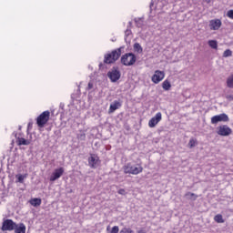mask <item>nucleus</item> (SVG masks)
Segmentation results:
<instances>
[{
  "label": "nucleus",
  "instance_id": "1",
  "mask_svg": "<svg viewBox=\"0 0 233 233\" xmlns=\"http://www.w3.org/2000/svg\"><path fill=\"white\" fill-rule=\"evenodd\" d=\"M124 49L125 46H120L119 48L113 50L111 53L106 54L104 56V63L106 65L114 64L117 59H119V57H121V52Z\"/></svg>",
  "mask_w": 233,
  "mask_h": 233
},
{
  "label": "nucleus",
  "instance_id": "2",
  "mask_svg": "<svg viewBox=\"0 0 233 233\" xmlns=\"http://www.w3.org/2000/svg\"><path fill=\"white\" fill-rule=\"evenodd\" d=\"M136 61H137V57L134 53H126L120 58V62L124 66H132L136 65Z\"/></svg>",
  "mask_w": 233,
  "mask_h": 233
},
{
  "label": "nucleus",
  "instance_id": "3",
  "mask_svg": "<svg viewBox=\"0 0 233 233\" xmlns=\"http://www.w3.org/2000/svg\"><path fill=\"white\" fill-rule=\"evenodd\" d=\"M143 172V167L139 164L132 165L131 163L124 166V173L125 174H132L133 176H137V174H141Z\"/></svg>",
  "mask_w": 233,
  "mask_h": 233
},
{
  "label": "nucleus",
  "instance_id": "4",
  "mask_svg": "<svg viewBox=\"0 0 233 233\" xmlns=\"http://www.w3.org/2000/svg\"><path fill=\"white\" fill-rule=\"evenodd\" d=\"M16 223L10 218H4L2 222L1 230L2 232H12L15 229Z\"/></svg>",
  "mask_w": 233,
  "mask_h": 233
},
{
  "label": "nucleus",
  "instance_id": "5",
  "mask_svg": "<svg viewBox=\"0 0 233 233\" xmlns=\"http://www.w3.org/2000/svg\"><path fill=\"white\" fill-rule=\"evenodd\" d=\"M50 119V111H44L42 114H40L36 118V125L43 128L46 123H48Z\"/></svg>",
  "mask_w": 233,
  "mask_h": 233
},
{
  "label": "nucleus",
  "instance_id": "6",
  "mask_svg": "<svg viewBox=\"0 0 233 233\" xmlns=\"http://www.w3.org/2000/svg\"><path fill=\"white\" fill-rule=\"evenodd\" d=\"M107 77L111 83H116L121 79V71L116 66H113L110 71L107 72Z\"/></svg>",
  "mask_w": 233,
  "mask_h": 233
},
{
  "label": "nucleus",
  "instance_id": "7",
  "mask_svg": "<svg viewBox=\"0 0 233 233\" xmlns=\"http://www.w3.org/2000/svg\"><path fill=\"white\" fill-rule=\"evenodd\" d=\"M229 121L228 116L225 113H222L220 115H216L211 117V123L212 125H218V123H227Z\"/></svg>",
  "mask_w": 233,
  "mask_h": 233
},
{
  "label": "nucleus",
  "instance_id": "8",
  "mask_svg": "<svg viewBox=\"0 0 233 233\" xmlns=\"http://www.w3.org/2000/svg\"><path fill=\"white\" fill-rule=\"evenodd\" d=\"M217 134L218 136H222V137H228L232 134V128H230L227 125H222V126H219L218 127V131H217Z\"/></svg>",
  "mask_w": 233,
  "mask_h": 233
},
{
  "label": "nucleus",
  "instance_id": "9",
  "mask_svg": "<svg viewBox=\"0 0 233 233\" xmlns=\"http://www.w3.org/2000/svg\"><path fill=\"white\" fill-rule=\"evenodd\" d=\"M99 157L96 154H91L88 157V165L90 168H97V167H99Z\"/></svg>",
  "mask_w": 233,
  "mask_h": 233
},
{
  "label": "nucleus",
  "instance_id": "10",
  "mask_svg": "<svg viewBox=\"0 0 233 233\" xmlns=\"http://www.w3.org/2000/svg\"><path fill=\"white\" fill-rule=\"evenodd\" d=\"M165 79V72L157 70L155 71V74L153 75L151 81L155 83V85H157L160 81H163Z\"/></svg>",
  "mask_w": 233,
  "mask_h": 233
},
{
  "label": "nucleus",
  "instance_id": "11",
  "mask_svg": "<svg viewBox=\"0 0 233 233\" xmlns=\"http://www.w3.org/2000/svg\"><path fill=\"white\" fill-rule=\"evenodd\" d=\"M121 106H123V102H121V100H115L110 104L108 114H114V112L118 110V108H121Z\"/></svg>",
  "mask_w": 233,
  "mask_h": 233
},
{
  "label": "nucleus",
  "instance_id": "12",
  "mask_svg": "<svg viewBox=\"0 0 233 233\" xmlns=\"http://www.w3.org/2000/svg\"><path fill=\"white\" fill-rule=\"evenodd\" d=\"M162 119V114L161 112H158L156 114L155 116H153L149 122H148V127L150 128H154V127H156V125H157V123H159V121H161Z\"/></svg>",
  "mask_w": 233,
  "mask_h": 233
},
{
  "label": "nucleus",
  "instance_id": "13",
  "mask_svg": "<svg viewBox=\"0 0 233 233\" xmlns=\"http://www.w3.org/2000/svg\"><path fill=\"white\" fill-rule=\"evenodd\" d=\"M63 174H65V168L63 167L56 168L51 175L50 181H57V179H59V177H61Z\"/></svg>",
  "mask_w": 233,
  "mask_h": 233
},
{
  "label": "nucleus",
  "instance_id": "14",
  "mask_svg": "<svg viewBox=\"0 0 233 233\" xmlns=\"http://www.w3.org/2000/svg\"><path fill=\"white\" fill-rule=\"evenodd\" d=\"M223 23L219 19H213L209 21V28L210 30H218L221 28Z\"/></svg>",
  "mask_w": 233,
  "mask_h": 233
},
{
  "label": "nucleus",
  "instance_id": "15",
  "mask_svg": "<svg viewBox=\"0 0 233 233\" xmlns=\"http://www.w3.org/2000/svg\"><path fill=\"white\" fill-rule=\"evenodd\" d=\"M15 233H26V226L23 223L15 224V229H13Z\"/></svg>",
  "mask_w": 233,
  "mask_h": 233
},
{
  "label": "nucleus",
  "instance_id": "16",
  "mask_svg": "<svg viewBox=\"0 0 233 233\" xmlns=\"http://www.w3.org/2000/svg\"><path fill=\"white\" fill-rule=\"evenodd\" d=\"M29 203L30 205H32V207H41L42 200L41 198H32L29 201Z\"/></svg>",
  "mask_w": 233,
  "mask_h": 233
},
{
  "label": "nucleus",
  "instance_id": "17",
  "mask_svg": "<svg viewBox=\"0 0 233 233\" xmlns=\"http://www.w3.org/2000/svg\"><path fill=\"white\" fill-rule=\"evenodd\" d=\"M17 144L19 147H21L22 145L28 146V145H30V140H26L24 137H18Z\"/></svg>",
  "mask_w": 233,
  "mask_h": 233
},
{
  "label": "nucleus",
  "instance_id": "18",
  "mask_svg": "<svg viewBox=\"0 0 233 233\" xmlns=\"http://www.w3.org/2000/svg\"><path fill=\"white\" fill-rule=\"evenodd\" d=\"M134 51L137 54H143V47L139 43H135L133 46Z\"/></svg>",
  "mask_w": 233,
  "mask_h": 233
},
{
  "label": "nucleus",
  "instance_id": "19",
  "mask_svg": "<svg viewBox=\"0 0 233 233\" xmlns=\"http://www.w3.org/2000/svg\"><path fill=\"white\" fill-rule=\"evenodd\" d=\"M185 198H187V199H191V201H196L198 199V195L192 192H187L186 193Z\"/></svg>",
  "mask_w": 233,
  "mask_h": 233
},
{
  "label": "nucleus",
  "instance_id": "20",
  "mask_svg": "<svg viewBox=\"0 0 233 233\" xmlns=\"http://www.w3.org/2000/svg\"><path fill=\"white\" fill-rule=\"evenodd\" d=\"M162 88L166 91L170 90V88H172V85L170 84V82L168 80H165L162 83Z\"/></svg>",
  "mask_w": 233,
  "mask_h": 233
},
{
  "label": "nucleus",
  "instance_id": "21",
  "mask_svg": "<svg viewBox=\"0 0 233 233\" xmlns=\"http://www.w3.org/2000/svg\"><path fill=\"white\" fill-rule=\"evenodd\" d=\"M208 45L210 46V48H213L214 50H218V41H216V40H209L208 42Z\"/></svg>",
  "mask_w": 233,
  "mask_h": 233
},
{
  "label": "nucleus",
  "instance_id": "22",
  "mask_svg": "<svg viewBox=\"0 0 233 233\" xmlns=\"http://www.w3.org/2000/svg\"><path fill=\"white\" fill-rule=\"evenodd\" d=\"M227 86L228 88H233V75L228 77L227 79Z\"/></svg>",
  "mask_w": 233,
  "mask_h": 233
},
{
  "label": "nucleus",
  "instance_id": "23",
  "mask_svg": "<svg viewBox=\"0 0 233 233\" xmlns=\"http://www.w3.org/2000/svg\"><path fill=\"white\" fill-rule=\"evenodd\" d=\"M15 177H16L18 183H24L25 179L26 177V175L18 174L15 176Z\"/></svg>",
  "mask_w": 233,
  "mask_h": 233
},
{
  "label": "nucleus",
  "instance_id": "24",
  "mask_svg": "<svg viewBox=\"0 0 233 233\" xmlns=\"http://www.w3.org/2000/svg\"><path fill=\"white\" fill-rule=\"evenodd\" d=\"M215 221L217 223H225V220L223 219V216L218 214V215H216L215 218H214Z\"/></svg>",
  "mask_w": 233,
  "mask_h": 233
},
{
  "label": "nucleus",
  "instance_id": "25",
  "mask_svg": "<svg viewBox=\"0 0 233 233\" xmlns=\"http://www.w3.org/2000/svg\"><path fill=\"white\" fill-rule=\"evenodd\" d=\"M135 23L137 28H141L143 26V19L141 18H135Z\"/></svg>",
  "mask_w": 233,
  "mask_h": 233
},
{
  "label": "nucleus",
  "instance_id": "26",
  "mask_svg": "<svg viewBox=\"0 0 233 233\" xmlns=\"http://www.w3.org/2000/svg\"><path fill=\"white\" fill-rule=\"evenodd\" d=\"M77 139H79V141H85V139H86V135L83 132H80L77 134Z\"/></svg>",
  "mask_w": 233,
  "mask_h": 233
},
{
  "label": "nucleus",
  "instance_id": "27",
  "mask_svg": "<svg viewBox=\"0 0 233 233\" xmlns=\"http://www.w3.org/2000/svg\"><path fill=\"white\" fill-rule=\"evenodd\" d=\"M223 57H232V50L227 49L223 53Z\"/></svg>",
  "mask_w": 233,
  "mask_h": 233
},
{
  "label": "nucleus",
  "instance_id": "28",
  "mask_svg": "<svg viewBox=\"0 0 233 233\" xmlns=\"http://www.w3.org/2000/svg\"><path fill=\"white\" fill-rule=\"evenodd\" d=\"M188 147L189 148H194V147H196V139L191 138L188 142Z\"/></svg>",
  "mask_w": 233,
  "mask_h": 233
},
{
  "label": "nucleus",
  "instance_id": "29",
  "mask_svg": "<svg viewBox=\"0 0 233 233\" xmlns=\"http://www.w3.org/2000/svg\"><path fill=\"white\" fill-rule=\"evenodd\" d=\"M109 233H119V227L114 226L112 229L109 231Z\"/></svg>",
  "mask_w": 233,
  "mask_h": 233
},
{
  "label": "nucleus",
  "instance_id": "30",
  "mask_svg": "<svg viewBox=\"0 0 233 233\" xmlns=\"http://www.w3.org/2000/svg\"><path fill=\"white\" fill-rule=\"evenodd\" d=\"M120 233H134V231L128 228H124L121 229Z\"/></svg>",
  "mask_w": 233,
  "mask_h": 233
},
{
  "label": "nucleus",
  "instance_id": "31",
  "mask_svg": "<svg viewBox=\"0 0 233 233\" xmlns=\"http://www.w3.org/2000/svg\"><path fill=\"white\" fill-rule=\"evenodd\" d=\"M94 88V82L90 81L87 85L86 90H92Z\"/></svg>",
  "mask_w": 233,
  "mask_h": 233
},
{
  "label": "nucleus",
  "instance_id": "32",
  "mask_svg": "<svg viewBox=\"0 0 233 233\" xmlns=\"http://www.w3.org/2000/svg\"><path fill=\"white\" fill-rule=\"evenodd\" d=\"M118 194H120V196H127V191L124 188H121L118 190Z\"/></svg>",
  "mask_w": 233,
  "mask_h": 233
},
{
  "label": "nucleus",
  "instance_id": "33",
  "mask_svg": "<svg viewBox=\"0 0 233 233\" xmlns=\"http://www.w3.org/2000/svg\"><path fill=\"white\" fill-rule=\"evenodd\" d=\"M227 15H228V17H229V19H233V10L228 11Z\"/></svg>",
  "mask_w": 233,
  "mask_h": 233
},
{
  "label": "nucleus",
  "instance_id": "34",
  "mask_svg": "<svg viewBox=\"0 0 233 233\" xmlns=\"http://www.w3.org/2000/svg\"><path fill=\"white\" fill-rule=\"evenodd\" d=\"M130 34H132V30H130V28H127V29L125 31V35H126V37H128V35H130Z\"/></svg>",
  "mask_w": 233,
  "mask_h": 233
},
{
  "label": "nucleus",
  "instance_id": "35",
  "mask_svg": "<svg viewBox=\"0 0 233 233\" xmlns=\"http://www.w3.org/2000/svg\"><path fill=\"white\" fill-rule=\"evenodd\" d=\"M226 99H228V101H233V95H226Z\"/></svg>",
  "mask_w": 233,
  "mask_h": 233
},
{
  "label": "nucleus",
  "instance_id": "36",
  "mask_svg": "<svg viewBox=\"0 0 233 233\" xmlns=\"http://www.w3.org/2000/svg\"><path fill=\"white\" fill-rule=\"evenodd\" d=\"M32 125H33L32 122H29V123H28V125H27V130H32Z\"/></svg>",
  "mask_w": 233,
  "mask_h": 233
},
{
  "label": "nucleus",
  "instance_id": "37",
  "mask_svg": "<svg viewBox=\"0 0 233 233\" xmlns=\"http://www.w3.org/2000/svg\"><path fill=\"white\" fill-rule=\"evenodd\" d=\"M152 6H154V1L150 2V5H149L150 10H152Z\"/></svg>",
  "mask_w": 233,
  "mask_h": 233
},
{
  "label": "nucleus",
  "instance_id": "38",
  "mask_svg": "<svg viewBox=\"0 0 233 233\" xmlns=\"http://www.w3.org/2000/svg\"><path fill=\"white\" fill-rule=\"evenodd\" d=\"M127 28H132V22H128Z\"/></svg>",
  "mask_w": 233,
  "mask_h": 233
},
{
  "label": "nucleus",
  "instance_id": "39",
  "mask_svg": "<svg viewBox=\"0 0 233 233\" xmlns=\"http://www.w3.org/2000/svg\"><path fill=\"white\" fill-rule=\"evenodd\" d=\"M106 232H110V226L106 227Z\"/></svg>",
  "mask_w": 233,
  "mask_h": 233
},
{
  "label": "nucleus",
  "instance_id": "40",
  "mask_svg": "<svg viewBox=\"0 0 233 233\" xmlns=\"http://www.w3.org/2000/svg\"><path fill=\"white\" fill-rule=\"evenodd\" d=\"M101 66H103V64H99V68H101Z\"/></svg>",
  "mask_w": 233,
  "mask_h": 233
}]
</instances>
